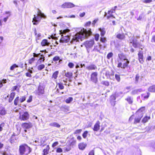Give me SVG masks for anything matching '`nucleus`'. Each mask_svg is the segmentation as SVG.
Wrapping results in <instances>:
<instances>
[{
  "mask_svg": "<svg viewBox=\"0 0 155 155\" xmlns=\"http://www.w3.org/2000/svg\"><path fill=\"white\" fill-rule=\"evenodd\" d=\"M91 29L87 31L86 29L83 28L81 30L80 32L77 33L73 37L70 42L71 43H74L75 42L79 41V40L82 41L83 39L87 38L91 34Z\"/></svg>",
  "mask_w": 155,
  "mask_h": 155,
  "instance_id": "obj_1",
  "label": "nucleus"
},
{
  "mask_svg": "<svg viewBox=\"0 0 155 155\" xmlns=\"http://www.w3.org/2000/svg\"><path fill=\"white\" fill-rule=\"evenodd\" d=\"M34 31L35 34L36 40L37 43H38V40H39L41 36V34L40 33L37 34L36 28L34 29Z\"/></svg>",
  "mask_w": 155,
  "mask_h": 155,
  "instance_id": "obj_12",
  "label": "nucleus"
},
{
  "mask_svg": "<svg viewBox=\"0 0 155 155\" xmlns=\"http://www.w3.org/2000/svg\"><path fill=\"white\" fill-rule=\"evenodd\" d=\"M75 5L71 2H65L62 4L61 7L63 8H71L74 7Z\"/></svg>",
  "mask_w": 155,
  "mask_h": 155,
  "instance_id": "obj_7",
  "label": "nucleus"
},
{
  "mask_svg": "<svg viewBox=\"0 0 155 155\" xmlns=\"http://www.w3.org/2000/svg\"><path fill=\"white\" fill-rule=\"evenodd\" d=\"M115 9H112L111 10L109 11H108V14L110 15L107 16V19H109L111 17H113V15L112 14L113 13L115 12Z\"/></svg>",
  "mask_w": 155,
  "mask_h": 155,
  "instance_id": "obj_19",
  "label": "nucleus"
},
{
  "mask_svg": "<svg viewBox=\"0 0 155 155\" xmlns=\"http://www.w3.org/2000/svg\"><path fill=\"white\" fill-rule=\"evenodd\" d=\"M97 73L96 72H94L91 75V80L94 83H96L97 82Z\"/></svg>",
  "mask_w": 155,
  "mask_h": 155,
  "instance_id": "obj_6",
  "label": "nucleus"
},
{
  "mask_svg": "<svg viewBox=\"0 0 155 155\" xmlns=\"http://www.w3.org/2000/svg\"><path fill=\"white\" fill-rule=\"evenodd\" d=\"M19 150L20 155H28L31 149L26 144H23L19 146Z\"/></svg>",
  "mask_w": 155,
  "mask_h": 155,
  "instance_id": "obj_2",
  "label": "nucleus"
},
{
  "mask_svg": "<svg viewBox=\"0 0 155 155\" xmlns=\"http://www.w3.org/2000/svg\"><path fill=\"white\" fill-rule=\"evenodd\" d=\"M49 150V145L47 146L46 148L43 150L44 155H46L48 154Z\"/></svg>",
  "mask_w": 155,
  "mask_h": 155,
  "instance_id": "obj_29",
  "label": "nucleus"
},
{
  "mask_svg": "<svg viewBox=\"0 0 155 155\" xmlns=\"http://www.w3.org/2000/svg\"><path fill=\"white\" fill-rule=\"evenodd\" d=\"M100 128V122L99 121H97L94 125L93 130L94 131H97L99 130Z\"/></svg>",
  "mask_w": 155,
  "mask_h": 155,
  "instance_id": "obj_14",
  "label": "nucleus"
},
{
  "mask_svg": "<svg viewBox=\"0 0 155 155\" xmlns=\"http://www.w3.org/2000/svg\"><path fill=\"white\" fill-rule=\"evenodd\" d=\"M113 54L112 52H111L109 53L107 55V58L108 59H110L112 57Z\"/></svg>",
  "mask_w": 155,
  "mask_h": 155,
  "instance_id": "obj_45",
  "label": "nucleus"
},
{
  "mask_svg": "<svg viewBox=\"0 0 155 155\" xmlns=\"http://www.w3.org/2000/svg\"><path fill=\"white\" fill-rule=\"evenodd\" d=\"M116 38L118 39L122 40L125 38V36L124 33H122L121 34H118L116 35Z\"/></svg>",
  "mask_w": 155,
  "mask_h": 155,
  "instance_id": "obj_20",
  "label": "nucleus"
},
{
  "mask_svg": "<svg viewBox=\"0 0 155 155\" xmlns=\"http://www.w3.org/2000/svg\"><path fill=\"white\" fill-rule=\"evenodd\" d=\"M105 75L107 77V78H108L109 76L110 75V74L108 71H107L105 73Z\"/></svg>",
  "mask_w": 155,
  "mask_h": 155,
  "instance_id": "obj_62",
  "label": "nucleus"
},
{
  "mask_svg": "<svg viewBox=\"0 0 155 155\" xmlns=\"http://www.w3.org/2000/svg\"><path fill=\"white\" fill-rule=\"evenodd\" d=\"M64 72L65 73V76L66 77H68L69 79L71 78L73 75V74L72 72H68L66 73L65 70H64Z\"/></svg>",
  "mask_w": 155,
  "mask_h": 155,
  "instance_id": "obj_23",
  "label": "nucleus"
},
{
  "mask_svg": "<svg viewBox=\"0 0 155 155\" xmlns=\"http://www.w3.org/2000/svg\"><path fill=\"white\" fill-rule=\"evenodd\" d=\"M115 78L116 80L118 82H119L120 81V79L119 75L116 74L115 75Z\"/></svg>",
  "mask_w": 155,
  "mask_h": 155,
  "instance_id": "obj_46",
  "label": "nucleus"
},
{
  "mask_svg": "<svg viewBox=\"0 0 155 155\" xmlns=\"http://www.w3.org/2000/svg\"><path fill=\"white\" fill-rule=\"evenodd\" d=\"M32 124L29 122L28 123H24L22 124V127L25 129H28L32 127Z\"/></svg>",
  "mask_w": 155,
  "mask_h": 155,
  "instance_id": "obj_13",
  "label": "nucleus"
},
{
  "mask_svg": "<svg viewBox=\"0 0 155 155\" xmlns=\"http://www.w3.org/2000/svg\"><path fill=\"white\" fill-rule=\"evenodd\" d=\"M37 94L39 95L43 94L44 93V90L43 87L39 86L38 87Z\"/></svg>",
  "mask_w": 155,
  "mask_h": 155,
  "instance_id": "obj_11",
  "label": "nucleus"
},
{
  "mask_svg": "<svg viewBox=\"0 0 155 155\" xmlns=\"http://www.w3.org/2000/svg\"><path fill=\"white\" fill-rule=\"evenodd\" d=\"M143 52L141 50L139 51L138 54L139 60V62L141 64L143 63Z\"/></svg>",
  "mask_w": 155,
  "mask_h": 155,
  "instance_id": "obj_10",
  "label": "nucleus"
},
{
  "mask_svg": "<svg viewBox=\"0 0 155 155\" xmlns=\"http://www.w3.org/2000/svg\"><path fill=\"white\" fill-rule=\"evenodd\" d=\"M137 37L133 36L129 40V42L132 44L133 46L135 48L138 47V43L137 40Z\"/></svg>",
  "mask_w": 155,
  "mask_h": 155,
  "instance_id": "obj_5",
  "label": "nucleus"
},
{
  "mask_svg": "<svg viewBox=\"0 0 155 155\" xmlns=\"http://www.w3.org/2000/svg\"><path fill=\"white\" fill-rule=\"evenodd\" d=\"M150 119V117L146 116L143 118L142 120V122L144 123H146L148 121V120Z\"/></svg>",
  "mask_w": 155,
  "mask_h": 155,
  "instance_id": "obj_38",
  "label": "nucleus"
},
{
  "mask_svg": "<svg viewBox=\"0 0 155 155\" xmlns=\"http://www.w3.org/2000/svg\"><path fill=\"white\" fill-rule=\"evenodd\" d=\"M59 72L58 71H56L53 74L52 77V78H54L55 79H57Z\"/></svg>",
  "mask_w": 155,
  "mask_h": 155,
  "instance_id": "obj_36",
  "label": "nucleus"
},
{
  "mask_svg": "<svg viewBox=\"0 0 155 155\" xmlns=\"http://www.w3.org/2000/svg\"><path fill=\"white\" fill-rule=\"evenodd\" d=\"M60 60V57L58 56H56L53 58V60L54 61H56Z\"/></svg>",
  "mask_w": 155,
  "mask_h": 155,
  "instance_id": "obj_48",
  "label": "nucleus"
},
{
  "mask_svg": "<svg viewBox=\"0 0 155 155\" xmlns=\"http://www.w3.org/2000/svg\"><path fill=\"white\" fill-rule=\"evenodd\" d=\"M142 91L141 89L134 90L132 91L131 92V94L134 95L137 94L138 92H140Z\"/></svg>",
  "mask_w": 155,
  "mask_h": 155,
  "instance_id": "obj_28",
  "label": "nucleus"
},
{
  "mask_svg": "<svg viewBox=\"0 0 155 155\" xmlns=\"http://www.w3.org/2000/svg\"><path fill=\"white\" fill-rule=\"evenodd\" d=\"M26 97L25 96H22L19 98L20 102V103H22L25 101L26 100Z\"/></svg>",
  "mask_w": 155,
  "mask_h": 155,
  "instance_id": "obj_43",
  "label": "nucleus"
},
{
  "mask_svg": "<svg viewBox=\"0 0 155 155\" xmlns=\"http://www.w3.org/2000/svg\"><path fill=\"white\" fill-rule=\"evenodd\" d=\"M29 115L27 112L20 113L19 119L21 120H28Z\"/></svg>",
  "mask_w": 155,
  "mask_h": 155,
  "instance_id": "obj_4",
  "label": "nucleus"
},
{
  "mask_svg": "<svg viewBox=\"0 0 155 155\" xmlns=\"http://www.w3.org/2000/svg\"><path fill=\"white\" fill-rule=\"evenodd\" d=\"M101 84L106 86H108L109 85V83L107 81H102Z\"/></svg>",
  "mask_w": 155,
  "mask_h": 155,
  "instance_id": "obj_39",
  "label": "nucleus"
},
{
  "mask_svg": "<svg viewBox=\"0 0 155 155\" xmlns=\"http://www.w3.org/2000/svg\"><path fill=\"white\" fill-rule=\"evenodd\" d=\"M148 90L151 92H155V85L150 87L148 88Z\"/></svg>",
  "mask_w": 155,
  "mask_h": 155,
  "instance_id": "obj_27",
  "label": "nucleus"
},
{
  "mask_svg": "<svg viewBox=\"0 0 155 155\" xmlns=\"http://www.w3.org/2000/svg\"><path fill=\"white\" fill-rule=\"evenodd\" d=\"M45 66L44 64H42L39 65L38 67V70L41 71L45 68Z\"/></svg>",
  "mask_w": 155,
  "mask_h": 155,
  "instance_id": "obj_40",
  "label": "nucleus"
},
{
  "mask_svg": "<svg viewBox=\"0 0 155 155\" xmlns=\"http://www.w3.org/2000/svg\"><path fill=\"white\" fill-rule=\"evenodd\" d=\"M123 93L122 92H116L115 93L116 94V96L117 97H118L119 96H120Z\"/></svg>",
  "mask_w": 155,
  "mask_h": 155,
  "instance_id": "obj_49",
  "label": "nucleus"
},
{
  "mask_svg": "<svg viewBox=\"0 0 155 155\" xmlns=\"http://www.w3.org/2000/svg\"><path fill=\"white\" fill-rule=\"evenodd\" d=\"M69 31V29L64 30H61L60 31V34L63 35V34H65L67 32H68Z\"/></svg>",
  "mask_w": 155,
  "mask_h": 155,
  "instance_id": "obj_41",
  "label": "nucleus"
},
{
  "mask_svg": "<svg viewBox=\"0 0 155 155\" xmlns=\"http://www.w3.org/2000/svg\"><path fill=\"white\" fill-rule=\"evenodd\" d=\"M34 17L32 21L33 22V24L34 25H37L38 24L37 22L40 21L41 18H45V16L44 14L41 13V12H40L38 14L37 16L35 15H34Z\"/></svg>",
  "mask_w": 155,
  "mask_h": 155,
  "instance_id": "obj_3",
  "label": "nucleus"
},
{
  "mask_svg": "<svg viewBox=\"0 0 155 155\" xmlns=\"http://www.w3.org/2000/svg\"><path fill=\"white\" fill-rule=\"evenodd\" d=\"M86 68L89 70H94L97 69V67L94 64H91L87 66Z\"/></svg>",
  "mask_w": 155,
  "mask_h": 155,
  "instance_id": "obj_16",
  "label": "nucleus"
},
{
  "mask_svg": "<svg viewBox=\"0 0 155 155\" xmlns=\"http://www.w3.org/2000/svg\"><path fill=\"white\" fill-rule=\"evenodd\" d=\"M73 98L72 97H69L65 101L67 103H69L73 101Z\"/></svg>",
  "mask_w": 155,
  "mask_h": 155,
  "instance_id": "obj_42",
  "label": "nucleus"
},
{
  "mask_svg": "<svg viewBox=\"0 0 155 155\" xmlns=\"http://www.w3.org/2000/svg\"><path fill=\"white\" fill-rule=\"evenodd\" d=\"M150 95V93H147L142 94L141 95V97L142 98L143 100H144L145 99H147L149 97Z\"/></svg>",
  "mask_w": 155,
  "mask_h": 155,
  "instance_id": "obj_18",
  "label": "nucleus"
},
{
  "mask_svg": "<svg viewBox=\"0 0 155 155\" xmlns=\"http://www.w3.org/2000/svg\"><path fill=\"white\" fill-rule=\"evenodd\" d=\"M87 146V144L86 143H80L78 145L79 148L80 150H84Z\"/></svg>",
  "mask_w": 155,
  "mask_h": 155,
  "instance_id": "obj_22",
  "label": "nucleus"
},
{
  "mask_svg": "<svg viewBox=\"0 0 155 155\" xmlns=\"http://www.w3.org/2000/svg\"><path fill=\"white\" fill-rule=\"evenodd\" d=\"M94 151L93 150H91L89 152L88 155H94Z\"/></svg>",
  "mask_w": 155,
  "mask_h": 155,
  "instance_id": "obj_64",
  "label": "nucleus"
},
{
  "mask_svg": "<svg viewBox=\"0 0 155 155\" xmlns=\"http://www.w3.org/2000/svg\"><path fill=\"white\" fill-rule=\"evenodd\" d=\"M6 114V111L4 108H3L0 110V115L3 116Z\"/></svg>",
  "mask_w": 155,
  "mask_h": 155,
  "instance_id": "obj_34",
  "label": "nucleus"
},
{
  "mask_svg": "<svg viewBox=\"0 0 155 155\" xmlns=\"http://www.w3.org/2000/svg\"><path fill=\"white\" fill-rule=\"evenodd\" d=\"M126 61L123 63V68H125L127 66L128 64L129 63V61L127 60H126Z\"/></svg>",
  "mask_w": 155,
  "mask_h": 155,
  "instance_id": "obj_37",
  "label": "nucleus"
},
{
  "mask_svg": "<svg viewBox=\"0 0 155 155\" xmlns=\"http://www.w3.org/2000/svg\"><path fill=\"white\" fill-rule=\"evenodd\" d=\"M99 31H101V37H103L105 33V31L104 28H100L99 29Z\"/></svg>",
  "mask_w": 155,
  "mask_h": 155,
  "instance_id": "obj_35",
  "label": "nucleus"
},
{
  "mask_svg": "<svg viewBox=\"0 0 155 155\" xmlns=\"http://www.w3.org/2000/svg\"><path fill=\"white\" fill-rule=\"evenodd\" d=\"M143 114L141 113L140 115H138L137 117H136L134 119V123H139L140 122L141 118L143 117Z\"/></svg>",
  "mask_w": 155,
  "mask_h": 155,
  "instance_id": "obj_15",
  "label": "nucleus"
},
{
  "mask_svg": "<svg viewBox=\"0 0 155 155\" xmlns=\"http://www.w3.org/2000/svg\"><path fill=\"white\" fill-rule=\"evenodd\" d=\"M61 36L62 37L61 38V39L60 40V43H67L70 40V38L69 37L68 35L63 36V35H62Z\"/></svg>",
  "mask_w": 155,
  "mask_h": 155,
  "instance_id": "obj_8",
  "label": "nucleus"
},
{
  "mask_svg": "<svg viewBox=\"0 0 155 155\" xmlns=\"http://www.w3.org/2000/svg\"><path fill=\"white\" fill-rule=\"evenodd\" d=\"M49 44L50 43L48 42V40L45 39L43 40L41 43V45L42 46H49Z\"/></svg>",
  "mask_w": 155,
  "mask_h": 155,
  "instance_id": "obj_17",
  "label": "nucleus"
},
{
  "mask_svg": "<svg viewBox=\"0 0 155 155\" xmlns=\"http://www.w3.org/2000/svg\"><path fill=\"white\" fill-rule=\"evenodd\" d=\"M18 66L16 64H14L11 67L10 69L12 71L16 68H18Z\"/></svg>",
  "mask_w": 155,
  "mask_h": 155,
  "instance_id": "obj_44",
  "label": "nucleus"
},
{
  "mask_svg": "<svg viewBox=\"0 0 155 155\" xmlns=\"http://www.w3.org/2000/svg\"><path fill=\"white\" fill-rule=\"evenodd\" d=\"M118 57L122 61L123 60H125L127 59L126 56L123 54H119Z\"/></svg>",
  "mask_w": 155,
  "mask_h": 155,
  "instance_id": "obj_24",
  "label": "nucleus"
},
{
  "mask_svg": "<svg viewBox=\"0 0 155 155\" xmlns=\"http://www.w3.org/2000/svg\"><path fill=\"white\" fill-rule=\"evenodd\" d=\"M39 140V144H38L41 145L46 141V138L45 137H41L40 139Z\"/></svg>",
  "mask_w": 155,
  "mask_h": 155,
  "instance_id": "obj_21",
  "label": "nucleus"
},
{
  "mask_svg": "<svg viewBox=\"0 0 155 155\" xmlns=\"http://www.w3.org/2000/svg\"><path fill=\"white\" fill-rule=\"evenodd\" d=\"M16 140V139L15 136L14 135H12L10 139V142L12 143H14L15 142Z\"/></svg>",
  "mask_w": 155,
  "mask_h": 155,
  "instance_id": "obj_32",
  "label": "nucleus"
},
{
  "mask_svg": "<svg viewBox=\"0 0 155 155\" xmlns=\"http://www.w3.org/2000/svg\"><path fill=\"white\" fill-rule=\"evenodd\" d=\"M94 40H92L90 41H87L84 42V45L85 47L87 48L92 47L94 44Z\"/></svg>",
  "mask_w": 155,
  "mask_h": 155,
  "instance_id": "obj_9",
  "label": "nucleus"
},
{
  "mask_svg": "<svg viewBox=\"0 0 155 155\" xmlns=\"http://www.w3.org/2000/svg\"><path fill=\"white\" fill-rule=\"evenodd\" d=\"M20 102L19 97H17L14 100V104L15 105L17 106L19 104Z\"/></svg>",
  "mask_w": 155,
  "mask_h": 155,
  "instance_id": "obj_30",
  "label": "nucleus"
},
{
  "mask_svg": "<svg viewBox=\"0 0 155 155\" xmlns=\"http://www.w3.org/2000/svg\"><path fill=\"white\" fill-rule=\"evenodd\" d=\"M59 88L61 89H63L64 88V87L61 83H59L58 84Z\"/></svg>",
  "mask_w": 155,
  "mask_h": 155,
  "instance_id": "obj_51",
  "label": "nucleus"
},
{
  "mask_svg": "<svg viewBox=\"0 0 155 155\" xmlns=\"http://www.w3.org/2000/svg\"><path fill=\"white\" fill-rule=\"evenodd\" d=\"M117 67L118 68H123V65L122 63L121 62L119 63L118 64Z\"/></svg>",
  "mask_w": 155,
  "mask_h": 155,
  "instance_id": "obj_63",
  "label": "nucleus"
},
{
  "mask_svg": "<svg viewBox=\"0 0 155 155\" xmlns=\"http://www.w3.org/2000/svg\"><path fill=\"white\" fill-rule=\"evenodd\" d=\"M49 126L54 127H56L58 128L59 127H60V125L56 122H54L51 123H50L49 124Z\"/></svg>",
  "mask_w": 155,
  "mask_h": 155,
  "instance_id": "obj_33",
  "label": "nucleus"
},
{
  "mask_svg": "<svg viewBox=\"0 0 155 155\" xmlns=\"http://www.w3.org/2000/svg\"><path fill=\"white\" fill-rule=\"evenodd\" d=\"M32 100V96H31L29 97V99L27 101V102L28 103L31 102Z\"/></svg>",
  "mask_w": 155,
  "mask_h": 155,
  "instance_id": "obj_60",
  "label": "nucleus"
},
{
  "mask_svg": "<svg viewBox=\"0 0 155 155\" xmlns=\"http://www.w3.org/2000/svg\"><path fill=\"white\" fill-rule=\"evenodd\" d=\"M125 100H126L129 104H131L133 102V99L130 97H128L125 99Z\"/></svg>",
  "mask_w": 155,
  "mask_h": 155,
  "instance_id": "obj_31",
  "label": "nucleus"
},
{
  "mask_svg": "<svg viewBox=\"0 0 155 155\" xmlns=\"http://www.w3.org/2000/svg\"><path fill=\"white\" fill-rule=\"evenodd\" d=\"M99 35L98 34H96L95 35V39L96 41H97L99 39Z\"/></svg>",
  "mask_w": 155,
  "mask_h": 155,
  "instance_id": "obj_55",
  "label": "nucleus"
},
{
  "mask_svg": "<svg viewBox=\"0 0 155 155\" xmlns=\"http://www.w3.org/2000/svg\"><path fill=\"white\" fill-rule=\"evenodd\" d=\"M6 14H9V15L6 17L5 18H4L3 20L4 22H6L7 21V20L8 19V17H9L10 15V13L9 12H6Z\"/></svg>",
  "mask_w": 155,
  "mask_h": 155,
  "instance_id": "obj_52",
  "label": "nucleus"
},
{
  "mask_svg": "<svg viewBox=\"0 0 155 155\" xmlns=\"http://www.w3.org/2000/svg\"><path fill=\"white\" fill-rule=\"evenodd\" d=\"M101 37V38L100 40L102 42L104 43L107 41L106 38H105L103 37Z\"/></svg>",
  "mask_w": 155,
  "mask_h": 155,
  "instance_id": "obj_53",
  "label": "nucleus"
},
{
  "mask_svg": "<svg viewBox=\"0 0 155 155\" xmlns=\"http://www.w3.org/2000/svg\"><path fill=\"white\" fill-rule=\"evenodd\" d=\"M56 152L59 153H61L62 152V150L61 148H58L56 150Z\"/></svg>",
  "mask_w": 155,
  "mask_h": 155,
  "instance_id": "obj_57",
  "label": "nucleus"
},
{
  "mask_svg": "<svg viewBox=\"0 0 155 155\" xmlns=\"http://www.w3.org/2000/svg\"><path fill=\"white\" fill-rule=\"evenodd\" d=\"M88 132L87 131H85L83 134V137L84 138H85L87 136V134Z\"/></svg>",
  "mask_w": 155,
  "mask_h": 155,
  "instance_id": "obj_56",
  "label": "nucleus"
},
{
  "mask_svg": "<svg viewBox=\"0 0 155 155\" xmlns=\"http://www.w3.org/2000/svg\"><path fill=\"white\" fill-rule=\"evenodd\" d=\"M58 144V142H56L54 143L52 145V147H53L57 146Z\"/></svg>",
  "mask_w": 155,
  "mask_h": 155,
  "instance_id": "obj_59",
  "label": "nucleus"
},
{
  "mask_svg": "<svg viewBox=\"0 0 155 155\" xmlns=\"http://www.w3.org/2000/svg\"><path fill=\"white\" fill-rule=\"evenodd\" d=\"M35 59L34 57L31 58L29 60V63L30 64H31L35 61Z\"/></svg>",
  "mask_w": 155,
  "mask_h": 155,
  "instance_id": "obj_47",
  "label": "nucleus"
},
{
  "mask_svg": "<svg viewBox=\"0 0 155 155\" xmlns=\"http://www.w3.org/2000/svg\"><path fill=\"white\" fill-rule=\"evenodd\" d=\"M143 2L146 3H150L152 2V0H143Z\"/></svg>",
  "mask_w": 155,
  "mask_h": 155,
  "instance_id": "obj_54",
  "label": "nucleus"
},
{
  "mask_svg": "<svg viewBox=\"0 0 155 155\" xmlns=\"http://www.w3.org/2000/svg\"><path fill=\"white\" fill-rule=\"evenodd\" d=\"M145 110L144 107H142L139 109L137 112L136 114H137L140 115L141 113L143 114L142 112L144 111Z\"/></svg>",
  "mask_w": 155,
  "mask_h": 155,
  "instance_id": "obj_26",
  "label": "nucleus"
},
{
  "mask_svg": "<svg viewBox=\"0 0 155 155\" xmlns=\"http://www.w3.org/2000/svg\"><path fill=\"white\" fill-rule=\"evenodd\" d=\"M126 35H127L129 38H131L132 36V34L130 32H127V33L125 34Z\"/></svg>",
  "mask_w": 155,
  "mask_h": 155,
  "instance_id": "obj_61",
  "label": "nucleus"
},
{
  "mask_svg": "<svg viewBox=\"0 0 155 155\" xmlns=\"http://www.w3.org/2000/svg\"><path fill=\"white\" fill-rule=\"evenodd\" d=\"M116 97V94H115L114 95H111L110 96V100L111 103H114V105H115V104L114 103L115 102V100H116V97Z\"/></svg>",
  "mask_w": 155,
  "mask_h": 155,
  "instance_id": "obj_25",
  "label": "nucleus"
},
{
  "mask_svg": "<svg viewBox=\"0 0 155 155\" xmlns=\"http://www.w3.org/2000/svg\"><path fill=\"white\" fill-rule=\"evenodd\" d=\"M15 95V93L14 92H12L10 95V97H12L13 98H14Z\"/></svg>",
  "mask_w": 155,
  "mask_h": 155,
  "instance_id": "obj_58",
  "label": "nucleus"
},
{
  "mask_svg": "<svg viewBox=\"0 0 155 155\" xmlns=\"http://www.w3.org/2000/svg\"><path fill=\"white\" fill-rule=\"evenodd\" d=\"M68 66L70 68H72L74 67V64L73 63L71 62H69L68 64Z\"/></svg>",
  "mask_w": 155,
  "mask_h": 155,
  "instance_id": "obj_50",
  "label": "nucleus"
}]
</instances>
